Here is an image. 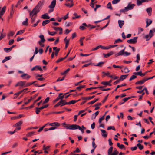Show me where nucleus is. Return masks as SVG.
Returning a JSON list of instances; mask_svg holds the SVG:
<instances>
[{"instance_id": "obj_17", "label": "nucleus", "mask_w": 155, "mask_h": 155, "mask_svg": "<svg viewBox=\"0 0 155 155\" xmlns=\"http://www.w3.org/2000/svg\"><path fill=\"white\" fill-rule=\"evenodd\" d=\"M85 27H88V25H87L85 23H83L82 24V25H81L80 26L79 29L81 30H84L85 29Z\"/></svg>"}, {"instance_id": "obj_24", "label": "nucleus", "mask_w": 155, "mask_h": 155, "mask_svg": "<svg viewBox=\"0 0 155 155\" xmlns=\"http://www.w3.org/2000/svg\"><path fill=\"white\" fill-rule=\"evenodd\" d=\"M146 27H147L149 26L152 23V21L150 19L147 20L146 21Z\"/></svg>"}, {"instance_id": "obj_20", "label": "nucleus", "mask_w": 155, "mask_h": 155, "mask_svg": "<svg viewBox=\"0 0 155 155\" xmlns=\"http://www.w3.org/2000/svg\"><path fill=\"white\" fill-rule=\"evenodd\" d=\"M118 23L119 27L120 28H121L124 24V21L123 20H119L118 21Z\"/></svg>"}, {"instance_id": "obj_51", "label": "nucleus", "mask_w": 155, "mask_h": 155, "mask_svg": "<svg viewBox=\"0 0 155 155\" xmlns=\"http://www.w3.org/2000/svg\"><path fill=\"white\" fill-rule=\"evenodd\" d=\"M107 129V130H110L111 129H112L114 130H115V129L114 126H109L108 127Z\"/></svg>"}, {"instance_id": "obj_2", "label": "nucleus", "mask_w": 155, "mask_h": 155, "mask_svg": "<svg viewBox=\"0 0 155 155\" xmlns=\"http://www.w3.org/2000/svg\"><path fill=\"white\" fill-rule=\"evenodd\" d=\"M72 130H76L77 129H79L82 133H83L84 132V130L86 129L83 125L81 126V127H80L77 124H73L72 127L71 128Z\"/></svg>"}, {"instance_id": "obj_38", "label": "nucleus", "mask_w": 155, "mask_h": 155, "mask_svg": "<svg viewBox=\"0 0 155 155\" xmlns=\"http://www.w3.org/2000/svg\"><path fill=\"white\" fill-rule=\"evenodd\" d=\"M107 8L110 10H112L113 8L111 6V5L110 2H109L107 4Z\"/></svg>"}, {"instance_id": "obj_41", "label": "nucleus", "mask_w": 155, "mask_h": 155, "mask_svg": "<svg viewBox=\"0 0 155 155\" xmlns=\"http://www.w3.org/2000/svg\"><path fill=\"white\" fill-rule=\"evenodd\" d=\"M34 133L35 132L34 131H32L30 132H29L26 134V136L27 137H30L31 136H32Z\"/></svg>"}, {"instance_id": "obj_56", "label": "nucleus", "mask_w": 155, "mask_h": 155, "mask_svg": "<svg viewBox=\"0 0 155 155\" xmlns=\"http://www.w3.org/2000/svg\"><path fill=\"white\" fill-rule=\"evenodd\" d=\"M120 0H113L112 1V3L113 4H116L118 3Z\"/></svg>"}, {"instance_id": "obj_29", "label": "nucleus", "mask_w": 155, "mask_h": 155, "mask_svg": "<svg viewBox=\"0 0 155 155\" xmlns=\"http://www.w3.org/2000/svg\"><path fill=\"white\" fill-rule=\"evenodd\" d=\"M128 68L127 67L124 68L123 70H121L122 72H124L125 73H127L129 72Z\"/></svg>"}, {"instance_id": "obj_43", "label": "nucleus", "mask_w": 155, "mask_h": 155, "mask_svg": "<svg viewBox=\"0 0 155 155\" xmlns=\"http://www.w3.org/2000/svg\"><path fill=\"white\" fill-rule=\"evenodd\" d=\"M25 31L23 30H21L18 31L16 34V35H21L23 34L24 32Z\"/></svg>"}, {"instance_id": "obj_44", "label": "nucleus", "mask_w": 155, "mask_h": 155, "mask_svg": "<svg viewBox=\"0 0 155 155\" xmlns=\"http://www.w3.org/2000/svg\"><path fill=\"white\" fill-rule=\"evenodd\" d=\"M143 31V28L139 27L138 28V34H139Z\"/></svg>"}, {"instance_id": "obj_42", "label": "nucleus", "mask_w": 155, "mask_h": 155, "mask_svg": "<svg viewBox=\"0 0 155 155\" xmlns=\"http://www.w3.org/2000/svg\"><path fill=\"white\" fill-rule=\"evenodd\" d=\"M69 71H70V69L68 68L64 72L61 73V74L62 75H65V74H66Z\"/></svg>"}, {"instance_id": "obj_53", "label": "nucleus", "mask_w": 155, "mask_h": 155, "mask_svg": "<svg viewBox=\"0 0 155 155\" xmlns=\"http://www.w3.org/2000/svg\"><path fill=\"white\" fill-rule=\"evenodd\" d=\"M18 145V143L17 142H15L14 143L12 146V148H14L16 147Z\"/></svg>"}, {"instance_id": "obj_58", "label": "nucleus", "mask_w": 155, "mask_h": 155, "mask_svg": "<svg viewBox=\"0 0 155 155\" xmlns=\"http://www.w3.org/2000/svg\"><path fill=\"white\" fill-rule=\"evenodd\" d=\"M65 5H66L67 7L71 8L73 6L74 4H73L72 3H71V4H70L69 3L66 4H65Z\"/></svg>"}, {"instance_id": "obj_32", "label": "nucleus", "mask_w": 155, "mask_h": 155, "mask_svg": "<svg viewBox=\"0 0 155 155\" xmlns=\"http://www.w3.org/2000/svg\"><path fill=\"white\" fill-rule=\"evenodd\" d=\"M77 102H78V101L72 100L69 101V102H67V103L68 104H74Z\"/></svg>"}, {"instance_id": "obj_40", "label": "nucleus", "mask_w": 155, "mask_h": 155, "mask_svg": "<svg viewBox=\"0 0 155 155\" xmlns=\"http://www.w3.org/2000/svg\"><path fill=\"white\" fill-rule=\"evenodd\" d=\"M15 34V32L13 31H10L9 33L8 34V37H9L10 36H13Z\"/></svg>"}, {"instance_id": "obj_30", "label": "nucleus", "mask_w": 155, "mask_h": 155, "mask_svg": "<svg viewBox=\"0 0 155 155\" xmlns=\"http://www.w3.org/2000/svg\"><path fill=\"white\" fill-rule=\"evenodd\" d=\"M50 22L49 20H45L43 21L42 23V25L43 26H45L46 24H48Z\"/></svg>"}, {"instance_id": "obj_35", "label": "nucleus", "mask_w": 155, "mask_h": 155, "mask_svg": "<svg viewBox=\"0 0 155 155\" xmlns=\"http://www.w3.org/2000/svg\"><path fill=\"white\" fill-rule=\"evenodd\" d=\"M137 146L139 148L140 150H142L143 149V146L141 145V144L140 143H138L137 145Z\"/></svg>"}, {"instance_id": "obj_14", "label": "nucleus", "mask_w": 155, "mask_h": 155, "mask_svg": "<svg viewBox=\"0 0 155 155\" xmlns=\"http://www.w3.org/2000/svg\"><path fill=\"white\" fill-rule=\"evenodd\" d=\"M125 49L121 50L117 54H115V56L117 57V56L120 55H124V51Z\"/></svg>"}, {"instance_id": "obj_31", "label": "nucleus", "mask_w": 155, "mask_h": 155, "mask_svg": "<svg viewBox=\"0 0 155 155\" xmlns=\"http://www.w3.org/2000/svg\"><path fill=\"white\" fill-rule=\"evenodd\" d=\"M113 147L111 146V147L108 150V151H107V154L108 155H110V154H111L113 150Z\"/></svg>"}, {"instance_id": "obj_13", "label": "nucleus", "mask_w": 155, "mask_h": 155, "mask_svg": "<svg viewBox=\"0 0 155 155\" xmlns=\"http://www.w3.org/2000/svg\"><path fill=\"white\" fill-rule=\"evenodd\" d=\"M6 9V6L3 7L1 10V8L0 7V18L5 13Z\"/></svg>"}, {"instance_id": "obj_55", "label": "nucleus", "mask_w": 155, "mask_h": 155, "mask_svg": "<svg viewBox=\"0 0 155 155\" xmlns=\"http://www.w3.org/2000/svg\"><path fill=\"white\" fill-rule=\"evenodd\" d=\"M137 78V77L135 75H132L131 78L129 79L130 81H131L132 80H133L135 78Z\"/></svg>"}, {"instance_id": "obj_4", "label": "nucleus", "mask_w": 155, "mask_h": 155, "mask_svg": "<svg viewBox=\"0 0 155 155\" xmlns=\"http://www.w3.org/2000/svg\"><path fill=\"white\" fill-rule=\"evenodd\" d=\"M66 104H68L67 102L65 101L64 100H61L60 101L58 102L56 104H55L54 107H56L59 106H62Z\"/></svg>"}, {"instance_id": "obj_6", "label": "nucleus", "mask_w": 155, "mask_h": 155, "mask_svg": "<svg viewBox=\"0 0 155 155\" xmlns=\"http://www.w3.org/2000/svg\"><path fill=\"white\" fill-rule=\"evenodd\" d=\"M26 83L24 81H20L18 82L15 85V87L20 86L21 87H25V83Z\"/></svg>"}, {"instance_id": "obj_34", "label": "nucleus", "mask_w": 155, "mask_h": 155, "mask_svg": "<svg viewBox=\"0 0 155 155\" xmlns=\"http://www.w3.org/2000/svg\"><path fill=\"white\" fill-rule=\"evenodd\" d=\"M74 15L75 16V17H72V18L73 19H76L80 17L81 16L80 15H78V14L76 13H74Z\"/></svg>"}, {"instance_id": "obj_8", "label": "nucleus", "mask_w": 155, "mask_h": 155, "mask_svg": "<svg viewBox=\"0 0 155 155\" xmlns=\"http://www.w3.org/2000/svg\"><path fill=\"white\" fill-rule=\"evenodd\" d=\"M63 126L64 127L66 128L67 129L69 130H72L71 128L72 127L73 124L70 125L69 124H66V123L64 122L62 124Z\"/></svg>"}, {"instance_id": "obj_62", "label": "nucleus", "mask_w": 155, "mask_h": 155, "mask_svg": "<svg viewBox=\"0 0 155 155\" xmlns=\"http://www.w3.org/2000/svg\"><path fill=\"white\" fill-rule=\"evenodd\" d=\"M14 39H11L8 42V44L9 45H11L13 44L14 42Z\"/></svg>"}, {"instance_id": "obj_33", "label": "nucleus", "mask_w": 155, "mask_h": 155, "mask_svg": "<svg viewBox=\"0 0 155 155\" xmlns=\"http://www.w3.org/2000/svg\"><path fill=\"white\" fill-rule=\"evenodd\" d=\"M117 145L118 147L120 149H122L125 147L124 146V145L120 144L119 143H117Z\"/></svg>"}, {"instance_id": "obj_48", "label": "nucleus", "mask_w": 155, "mask_h": 155, "mask_svg": "<svg viewBox=\"0 0 155 155\" xmlns=\"http://www.w3.org/2000/svg\"><path fill=\"white\" fill-rule=\"evenodd\" d=\"M66 58V57H65L64 58H61L57 60L56 62L57 63H58L60 62L61 61H62L64 59Z\"/></svg>"}, {"instance_id": "obj_54", "label": "nucleus", "mask_w": 155, "mask_h": 155, "mask_svg": "<svg viewBox=\"0 0 155 155\" xmlns=\"http://www.w3.org/2000/svg\"><path fill=\"white\" fill-rule=\"evenodd\" d=\"M145 38L146 39V41H148L151 37L149 35H147L145 36Z\"/></svg>"}, {"instance_id": "obj_21", "label": "nucleus", "mask_w": 155, "mask_h": 155, "mask_svg": "<svg viewBox=\"0 0 155 155\" xmlns=\"http://www.w3.org/2000/svg\"><path fill=\"white\" fill-rule=\"evenodd\" d=\"M146 11L148 14L149 16H150L151 15L152 12V8L151 7H149L147 8L146 10Z\"/></svg>"}, {"instance_id": "obj_59", "label": "nucleus", "mask_w": 155, "mask_h": 155, "mask_svg": "<svg viewBox=\"0 0 155 155\" xmlns=\"http://www.w3.org/2000/svg\"><path fill=\"white\" fill-rule=\"evenodd\" d=\"M64 41L66 44H69V39H67L66 37L64 39Z\"/></svg>"}, {"instance_id": "obj_49", "label": "nucleus", "mask_w": 155, "mask_h": 155, "mask_svg": "<svg viewBox=\"0 0 155 155\" xmlns=\"http://www.w3.org/2000/svg\"><path fill=\"white\" fill-rule=\"evenodd\" d=\"M113 67H114V68H120V69H121L122 68V66H118V65H114V64H113Z\"/></svg>"}, {"instance_id": "obj_36", "label": "nucleus", "mask_w": 155, "mask_h": 155, "mask_svg": "<svg viewBox=\"0 0 155 155\" xmlns=\"http://www.w3.org/2000/svg\"><path fill=\"white\" fill-rule=\"evenodd\" d=\"M101 84L103 85H109V86H110L111 85V84H109L108 82H107V81L102 82L101 83Z\"/></svg>"}, {"instance_id": "obj_26", "label": "nucleus", "mask_w": 155, "mask_h": 155, "mask_svg": "<svg viewBox=\"0 0 155 155\" xmlns=\"http://www.w3.org/2000/svg\"><path fill=\"white\" fill-rule=\"evenodd\" d=\"M128 76V74H127V75H121L120 77V81L121 80H123L124 79H125Z\"/></svg>"}, {"instance_id": "obj_5", "label": "nucleus", "mask_w": 155, "mask_h": 155, "mask_svg": "<svg viewBox=\"0 0 155 155\" xmlns=\"http://www.w3.org/2000/svg\"><path fill=\"white\" fill-rule=\"evenodd\" d=\"M40 10L39 9L35 7L31 12L29 14L30 16H33L34 15L36 14L38 12H39Z\"/></svg>"}, {"instance_id": "obj_22", "label": "nucleus", "mask_w": 155, "mask_h": 155, "mask_svg": "<svg viewBox=\"0 0 155 155\" xmlns=\"http://www.w3.org/2000/svg\"><path fill=\"white\" fill-rule=\"evenodd\" d=\"M42 18L43 19H49L50 18V17L49 16L48 14L46 13L43 15H42Z\"/></svg>"}, {"instance_id": "obj_39", "label": "nucleus", "mask_w": 155, "mask_h": 155, "mask_svg": "<svg viewBox=\"0 0 155 155\" xmlns=\"http://www.w3.org/2000/svg\"><path fill=\"white\" fill-rule=\"evenodd\" d=\"M4 49V51L7 53L10 51L12 50L10 47L9 48H5Z\"/></svg>"}, {"instance_id": "obj_64", "label": "nucleus", "mask_w": 155, "mask_h": 155, "mask_svg": "<svg viewBox=\"0 0 155 155\" xmlns=\"http://www.w3.org/2000/svg\"><path fill=\"white\" fill-rule=\"evenodd\" d=\"M50 147L49 146H47L46 147H45V145H43V150H46L48 149Z\"/></svg>"}, {"instance_id": "obj_10", "label": "nucleus", "mask_w": 155, "mask_h": 155, "mask_svg": "<svg viewBox=\"0 0 155 155\" xmlns=\"http://www.w3.org/2000/svg\"><path fill=\"white\" fill-rule=\"evenodd\" d=\"M21 77L23 79L28 80L31 77V76L25 73L21 75Z\"/></svg>"}, {"instance_id": "obj_15", "label": "nucleus", "mask_w": 155, "mask_h": 155, "mask_svg": "<svg viewBox=\"0 0 155 155\" xmlns=\"http://www.w3.org/2000/svg\"><path fill=\"white\" fill-rule=\"evenodd\" d=\"M53 28L55 31H59V34L61 35L62 33V29L61 27H54Z\"/></svg>"}, {"instance_id": "obj_25", "label": "nucleus", "mask_w": 155, "mask_h": 155, "mask_svg": "<svg viewBox=\"0 0 155 155\" xmlns=\"http://www.w3.org/2000/svg\"><path fill=\"white\" fill-rule=\"evenodd\" d=\"M22 123V121H20L16 123L15 125H14L13 126L14 127H20Z\"/></svg>"}, {"instance_id": "obj_52", "label": "nucleus", "mask_w": 155, "mask_h": 155, "mask_svg": "<svg viewBox=\"0 0 155 155\" xmlns=\"http://www.w3.org/2000/svg\"><path fill=\"white\" fill-rule=\"evenodd\" d=\"M122 40L120 39H117L114 42V44H116L118 43H119V42H122Z\"/></svg>"}, {"instance_id": "obj_57", "label": "nucleus", "mask_w": 155, "mask_h": 155, "mask_svg": "<svg viewBox=\"0 0 155 155\" xmlns=\"http://www.w3.org/2000/svg\"><path fill=\"white\" fill-rule=\"evenodd\" d=\"M27 90V89H24L23 90H21L19 92H18V93L15 94V95H17L18 96L20 94L23 92L24 91Z\"/></svg>"}, {"instance_id": "obj_63", "label": "nucleus", "mask_w": 155, "mask_h": 155, "mask_svg": "<svg viewBox=\"0 0 155 155\" xmlns=\"http://www.w3.org/2000/svg\"><path fill=\"white\" fill-rule=\"evenodd\" d=\"M49 100V97H47L46 98L45 100L44 101L43 103V104L46 103L48 102Z\"/></svg>"}, {"instance_id": "obj_27", "label": "nucleus", "mask_w": 155, "mask_h": 155, "mask_svg": "<svg viewBox=\"0 0 155 155\" xmlns=\"http://www.w3.org/2000/svg\"><path fill=\"white\" fill-rule=\"evenodd\" d=\"M114 54V52L113 51L110 52L109 53H108L107 54H104V57L105 58H107L110 56H111Z\"/></svg>"}, {"instance_id": "obj_16", "label": "nucleus", "mask_w": 155, "mask_h": 155, "mask_svg": "<svg viewBox=\"0 0 155 155\" xmlns=\"http://www.w3.org/2000/svg\"><path fill=\"white\" fill-rule=\"evenodd\" d=\"M101 131L102 132V135L104 137H106L107 135V133L106 132V131L103 129H101Z\"/></svg>"}, {"instance_id": "obj_23", "label": "nucleus", "mask_w": 155, "mask_h": 155, "mask_svg": "<svg viewBox=\"0 0 155 155\" xmlns=\"http://www.w3.org/2000/svg\"><path fill=\"white\" fill-rule=\"evenodd\" d=\"M39 37L40 38L41 40L39 41H41L42 42H44L45 41V40L44 38V36L42 35H40Z\"/></svg>"}, {"instance_id": "obj_11", "label": "nucleus", "mask_w": 155, "mask_h": 155, "mask_svg": "<svg viewBox=\"0 0 155 155\" xmlns=\"http://www.w3.org/2000/svg\"><path fill=\"white\" fill-rule=\"evenodd\" d=\"M148 2V0H137V4L138 6H140L143 3Z\"/></svg>"}, {"instance_id": "obj_19", "label": "nucleus", "mask_w": 155, "mask_h": 155, "mask_svg": "<svg viewBox=\"0 0 155 155\" xmlns=\"http://www.w3.org/2000/svg\"><path fill=\"white\" fill-rule=\"evenodd\" d=\"M53 49L55 51V53H54L55 55L57 56L60 51V49L58 48H57L56 47H53Z\"/></svg>"}, {"instance_id": "obj_28", "label": "nucleus", "mask_w": 155, "mask_h": 155, "mask_svg": "<svg viewBox=\"0 0 155 155\" xmlns=\"http://www.w3.org/2000/svg\"><path fill=\"white\" fill-rule=\"evenodd\" d=\"M36 81H33L31 82H28L27 83H25V87H27L30 86V85L34 84L36 82Z\"/></svg>"}, {"instance_id": "obj_12", "label": "nucleus", "mask_w": 155, "mask_h": 155, "mask_svg": "<svg viewBox=\"0 0 155 155\" xmlns=\"http://www.w3.org/2000/svg\"><path fill=\"white\" fill-rule=\"evenodd\" d=\"M43 3H44V2L39 1L38 2V4L35 6V7L36 8H37L39 9V10H40L41 8V6L43 4Z\"/></svg>"}, {"instance_id": "obj_47", "label": "nucleus", "mask_w": 155, "mask_h": 155, "mask_svg": "<svg viewBox=\"0 0 155 155\" xmlns=\"http://www.w3.org/2000/svg\"><path fill=\"white\" fill-rule=\"evenodd\" d=\"M105 115H104L101 117L99 119L98 122L99 123L101 124L102 121L104 119Z\"/></svg>"}, {"instance_id": "obj_18", "label": "nucleus", "mask_w": 155, "mask_h": 155, "mask_svg": "<svg viewBox=\"0 0 155 155\" xmlns=\"http://www.w3.org/2000/svg\"><path fill=\"white\" fill-rule=\"evenodd\" d=\"M49 124V125L52 126L53 127H54V126L58 127L60 125V124L59 123L56 122H54V123H50Z\"/></svg>"}, {"instance_id": "obj_1", "label": "nucleus", "mask_w": 155, "mask_h": 155, "mask_svg": "<svg viewBox=\"0 0 155 155\" xmlns=\"http://www.w3.org/2000/svg\"><path fill=\"white\" fill-rule=\"evenodd\" d=\"M135 6V4H131L130 3H129L127 7H125L124 9H120V12L121 13L127 12L129 10L132 9Z\"/></svg>"}, {"instance_id": "obj_9", "label": "nucleus", "mask_w": 155, "mask_h": 155, "mask_svg": "<svg viewBox=\"0 0 155 155\" xmlns=\"http://www.w3.org/2000/svg\"><path fill=\"white\" fill-rule=\"evenodd\" d=\"M147 81L146 78H143V79L138 81L135 83V84L137 85H141L143 84L145 81Z\"/></svg>"}, {"instance_id": "obj_45", "label": "nucleus", "mask_w": 155, "mask_h": 155, "mask_svg": "<svg viewBox=\"0 0 155 155\" xmlns=\"http://www.w3.org/2000/svg\"><path fill=\"white\" fill-rule=\"evenodd\" d=\"M131 97H130L128 98H124L123 99V100L124 101V102L122 103H120V104H124V102H125L127 101L128 100L131 98Z\"/></svg>"}, {"instance_id": "obj_37", "label": "nucleus", "mask_w": 155, "mask_h": 155, "mask_svg": "<svg viewBox=\"0 0 155 155\" xmlns=\"http://www.w3.org/2000/svg\"><path fill=\"white\" fill-rule=\"evenodd\" d=\"M104 62H99L98 63L96 64H95V65L96 66H97L101 67L102 66V65H103V64H104Z\"/></svg>"}, {"instance_id": "obj_7", "label": "nucleus", "mask_w": 155, "mask_h": 155, "mask_svg": "<svg viewBox=\"0 0 155 155\" xmlns=\"http://www.w3.org/2000/svg\"><path fill=\"white\" fill-rule=\"evenodd\" d=\"M137 37H134L133 38L127 40V42L129 43H135L137 42Z\"/></svg>"}, {"instance_id": "obj_60", "label": "nucleus", "mask_w": 155, "mask_h": 155, "mask_svg": "<svg viewBox=\"0 0 155 155\" xmlns=\"http://www.w3.org/2000/svg\"><path fill=\"white\" fill-rule=\"evenodd\" d=\"M36 113L37 114H38L40 112V109L39 108L37 107L36 108Z\"/></svg>"}, {"instance_id": "obj_3", "label": "nucleus", "mask_w": 155, "mask_h": 155, "mask_svg": "<svg viewBox=\"0 0 155 155\" xmlns=\"http://www.w3.org/2000/svg\"><path fill=\"white\" fill-rule=\"evenodd\" d=\"M56 0H53L52 1L51 4L48 6V7L50 8L49 10L48 11L49 13H50L53 11L54 8L56 5Z\"/></svg>"}, {"instance_id": "obj_61", "label": "nucleus", "mask_w": 155, "mask_h": 155, "mask_svg": "<svg viewBox=\"0 0 155 155\" xmlns=\"http://www.w3.org/2000/svg\"><path fill=\"white\" fill-rule=\"evenodd\" d=\"M141 72V71H140L137 72H134L133 73V74L136 75H140V76Z\"/></svg>"}, {"instance_id": "obj_46", "label": "nucleus", "mask_w": 155, "mask_h": 155, "mask_svg": "<svg viewBox=\"0 0 155 155\" xmlns=\"http://www.w3.org/2000/svg\"><path fill=\"white\" fill-rule=\"evenodd\" d=\"M28 19L27 18H26L25 19V20L24 21L22 24L23 25H28Z\"/></svg>"}, {"instance_id": "obj_50", "label": "nucleus", "mask_w": 155, "mask_h": 155, "mask_svg": "<svg viewBox=\"0 0 155 155\" xmlns=\"http://www.w3.org/2000/svg\"><path fill=\"white\" fill-rule=\"evenodd\" d=\"M85 87V86L84 85H81L80 86H79L77 87L76 89L78 90L79 91H80L82 88H84Z\"/></svg>"}]
</instances>
